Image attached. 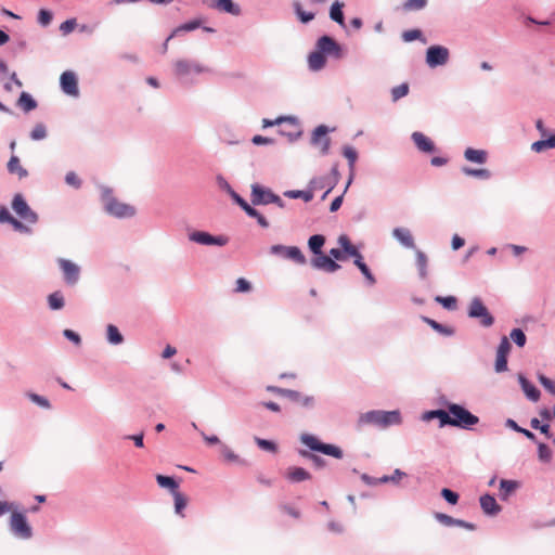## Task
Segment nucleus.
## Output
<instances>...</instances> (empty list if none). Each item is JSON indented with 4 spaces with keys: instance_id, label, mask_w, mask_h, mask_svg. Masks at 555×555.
Wrapping results in <instances>:
<instances>
[{
    "instance_id": "52",
    "label": "nucleus",
    "mask_w": 555,
    "mask_h": 555,
    "mask_svg": "<svg viewBox=\"0 0 555 555\" xmlns=\"http://www.w3.org/2000/svg\"><path fill=\"white\" fill-rule=\"evenodd\" d=\"M517 487V483L512 480L502 479L500 482V490L504 496L513 492Z\"/></svg>"
},
{
    "instance_id": "48",
    "label": "nucleus",
    "mask_w": 555,
    "mask_h": 555,
    "mask_svg": "<svg viewBox=\"0 0 555 555\" xmlns=\"http://www.w3.org/2000/svg\"><path fill=\"white\" fill-rule=\"evenodd\" d=\"M221 455L224 459V461L229 463H242L238 455L235 454L230 448L227 446H222L221 448Z\"/></svg>"
},
{
    "instance_id": "62",
    "label": "nucleus",
    "mask_w": 555,
    "mask_h": 555,
    "mask_svg": "<svg viewBox=\"0 0 555 555\" xmlns=\"http://www.w3.org/2000/svg\"><path fill=\"white\" fill-rule=\"evenodd\" d=\"M251 289L250 283L244 278H240L236 280V293H247Z\"/></svg>"
},
{
    "instance_id": "56",
    "label": "nucleus",
    "mask_w": 555,
    "mask_h": 555,
    "mask_svg": "<svg viewBox=\"0 0 555 555\" xmlns=\"http://www.w3.org/2000/svg\"><path fill=\"white\" fill-rule=\"evenodd\" d=\"M442 498L448 501L450 504H456L459 501V494L448 488H443L441 490Z\"/></svg>"
},
{
    "instance_id": "21",
    "label": "nucleus",
    "mask_w": 555,
    "mask_h": 555,
    "mask_svg": "<svg viewBox=\"0 0 555 555\" xmlns=\"http://www.w3.org/2000/svg\"><path fill=\"white\" fill-rule=\"evenodd\" d=\"M392 235L396 240L400 242L406 248H415L414 238L409 229L405 228H396L392 231Z\"/></svg>"
},
{
    "instance_id": "60",
    "label": "nucleus",
    "mask_w": 555,
    "mask_h": 555,
    "mask_svg": "<svg viewBox=\"0 0 555 555\" xmlns=\"http://www.w3.org/2000/svg\"><path fill=\"white\" fill-rule=\"evenodd\" d=\"M540 384L551 393L555 395V383L545 375H539Z\"/></svg>"
},
{
    "instance_id": "37",
    "label": "nucleus",
    "mask_w": 555,
    "mask_h": 555,
    "mask_svg": "<svg viewBox=\"0 0 555 555\" xmlns=\"http://www.w3.org/2000/svg\"><path fill=\"white\" fill-rule=\"evenodd\" d=\"M426 417L428 420L436 417V418H439L441 425H449L450 411L449 410L448 411H444V410L430 411L426 414Z\"/></svg>"
},
{
    "instance_id": "43",
    "label": "nucleus",
    "mask_w": 555,
    "mask_h": 555,
    "mask_svg": "<svg viewBox=\"0 0 555 555\" xmlns=\"http://www.w3.org/2000/svg\"><path fill=\"white\" fill-rule=\"evenodd\" d=\"M462 170L466 176H473L480 179H489L491 176L490 171L486 168L473 169L469 167H464Z\"/></svg>"
},
{
    "instance_id": "47",
    "label": "nucleus",
    "mask_w": 555,
    "mask_h": 555,
    "mask_svg": "<svg viewBox=\"0 0 555 555\" xmlns=\"http://www.w3.org/2000/svg\"><path fill=\"white\" fill-rule=\"evenodd\" d=\"M47 137V128L43 124H37L30 132V138L35 141L42 140Z\"/></svg>"
},
{
    "instance_id": "42",
    "label": "nucleus",
    "mask_w": 555,
    "mask_h": 555,
    "mask_svg": "<svg viewBox=\"0 0 555 555\" xmlns=\"http://www.w3.org/2000/svg\"><path fill=\"white\" fill-rule=\"evenodd\" d=\"M427 5V0H406L402 4V9L406 12L418 11Z\"/></svg>"
},
{
    "instance_id": "9",
    "label": "nucleus",
    "mask_w": 555,
    "mask_h": 555,
    "mask_svg": "<svg viewBox=\"0 0 555 555\" xmlns=\"http://www.w3.org/2000/svg\"><path fill=\"white\" fill-rule=\"evenodd\" d=\"M207 70V67L196 61L181 59L173 63V73L178 77H183L190 74H201Z\"/></svg>"
},
{
    "instance_id": "23",
    "label": "nucleus",
    "mask_w": 555,
    "mask_h": 555,
    "mask_svg": "<svg viewBox=\"0 0 555 555\" xmlns=\"http://www.w3.org/2000/svg\"><path fill=\"white\" fill-rule=\"evenodd\" d=\"M286 398L305 408H312L314 404V398L312 396H306L292 389H288Z\"/></svg>"
},
{
    "instance_id": "38",
    "label": "nucleus",
    "mask_w": 555,
    "mask_h": 555,
    "mask_svg": "<svg viewBox=\"0 0 555 555\" xmlns=\"http://www.w3.org/2000/svg\"><path fill=\"white\" fill-rule=\"evenodd\" d=\"M107 339L113 345H118L124 341V337L120 334L119 330L113 324H109L107 326Z\"/></svg>"
},
{
    "instance_id": "44",
    "label": "nucleus",
    "mask_w": 555,
    "mask_h": 555,
    "mask_svg": "<svg viewBox=\"0 0 555 555\" xmlns=\"http://www.w3.org/2000/svg\"><path fill=\"white\" fill-rule=\"evenodd\" d=\"M511 339L520 348L526 345L527 337L522 330L514 328L509 334Z\"/></svg>"
},
{
    "instance_id": "41",
    "label": "nucleus",
    "mask_w": 555,
    "mask_h": 555,
    "mask_svg": "<svg viewBox=\"0 0 555 555\" xmlns=\"http://www.w3.org/2000/svg\"><path fill=\"white\" fill-rule=\"evenodd\" d=\"M409 90H410V87H409V83H406V82H403V83H401V85H399L397 87H393L391 89L392 101L397 102L401 98L408 95Z\"/></svg>"
},
{
    "instance_id": "39",
    "label": "nucleus",
    "mask_w": 555,
    "mask_h": 555,
    "mask_svg": "<svg viewBox=\"0 0 555 555\" xmlns=\"http://www.w3.org/2000/svg\"><path fill=\"white\" fill-rule=\"evenodd\" d=\"M284 195L289 198H302L305 202H310L313 198L312 191L292 190V191H286L284 193Z\"/></svg>"
},
{
    "instance_id": "45",
    "label": "nucleus",
    "mask_w": 555,
    "mask_h": 555,
    "mask_svg": "<svg viewBox=\"0 0 555 555\" xmlns=\"http://www.w3.org/2000/svg\"><path fill=\"white\" fill-rule=\"evenodd\" d=\"M294 9H295V12L297 14V16L299 17V20L302 22V23H308L310 21H312L314 18V13L312 12H306L302 10V7L299 2H295L294 3Z\"/></svg>"
},
{
    "instance_id": "35",
    "label": "nucleus",
    "mask_w": 555,
    "mask_h": 555,
    "mask_svg": "<svg viewBox=\"0 0 555 555\" xmlns=\"http://www.w3.org/2000/svg\"><path fill=\"white\" fill-rule=\"evenodd\" d=\"M156 480L162 488L169 489L172 492V494H175V492H178V483L172 477L157 475Z\"/></svg>"
},
{
    "instance_id": "53",
    "label": "nucleus",
    "mask_w": 555,
    "mask_h": 555,
    "mask_svg": "<svg viewBox=\"0 0 555 555\" xmlns=\"http://www.w3.org/2000/svg\"><path fill=\"white\" fill-rule=\"evenodd\" d=\"M282 122H288L293 127L297 128V125L295 124V120L293 118H288V117H280V118L275 119V120H270V119H263L262 120L263 127H271L273 125H281Z\"/></svg>"
},
{
    "instance_id": "46",
    "label": "nucleus",
    "mask_w": 555,
    "mask_h": 555,
    "mask_svg": "<svg viewBox=\"0 0 555 555\" xmlns=\"http://www.w3.org/2000/svg\"><path fill=\"white\" fill-rule=\"evenodd\" d=\"M173 498H175V509H176V513L179 514V515H182V511L185 508V506L188 504V500L179 491L175 492Z\"/></svg>"
},
{
    "instance_id": "28",
    "label": "nucleus",
    "mask_w": 555,
    "mask_h": 555,
    "mask_svg": "<svg viewBox=\"0 0 555 555\" xmlns=\"http://www.w3.org/2000/svg\"><path fill=\"white\" fill-rule=\"evenodd\" d=\"M519 383L526 396L532 400L538 401L540 399V391L532 385L529 380H527L524 376H519Z\"/></svg>"
},
{
    "instance_id": "57",
    "label": "nucleus",
    "mask_w": 555,
    "mask_h": 555,
    "mask_svg": "<svg viewBox=\"0 0 555 555\" xmlns=\"http://www.w3.org/2000/svg\"><path fill=\"white\" fill-rule=\"evenodd\" d=\"M256 443L258 447L262 450L269 451V452H276V446L274 442L261 438H256Z\"/></svg>"
},
{
    "instance_id": "49",
    "label": "nucleus",
    "mask_w": 555,
    "mask_h": 555,
    "mask_svg": "<svg viewBox=\"0 0 555 555\" xmlns=\"http://www.w3.org/2000/svg\"><path fill=\"white\" fill-rule=\"evenodd\" d=\"M538 454L542 462H550L552 459V451L545 443H538Z\"/></svg>"
},
{
    "instance_id": "29",
    "label": "nucleus",
    "mask_w": 555,
    "mask_h": 555,
    "mask_svg": "<svg viewBox=\"0 0 555 555\" xmlns=\"http://www.w3.org/2000/svg\"><path fill=\"white\" fill-rule=\"evenodd\" d=\"M344 156L348 159L349 167L351 169V173H350L349 180H348L346 189H345V191H346L348 189V186L350 185L351 181H352L353 168H354V164H356L357 158H358V153H357V151L353 147L345 146L344 147Z\"/></svg>"
},
{
    "instance_id": "25",
    "label": "nucleus",
    "mask_w": 555,
    "mask_h": 555,
    "mask_svg": "<svg viewBox=\"0 0 555 555\" xmlns=\"http://www.w3.org/2000/svg\"><path fill=\"white\" fill-rule=\"evenodd\" d=\"M464 156L468 162L476 163V164H485L488 158V154L483 150H475L472 147H468L464 152Z\"/></svg>"
},
{
    "instance_id": "33",
    "label": "nucleus",
    "mask_w": 555,
    "mask_h": 555,
    "mask_svg": "<svg viewBox=\"0 0 555 555\" xmlns=\"http://www.w3.org/2000/svg\"><path fill=\"white\" fill-rule=\"evenodd\" d=\"M17 104L25 112H30L37 107L36 101L27 92H22Z\"/></svg>"
},
{
    "instance_id": "13",
    "label": "nucleus",
    "mask_w": 555,
    "mask_h": 555,
    "mask_svg": "<svg viewBox=\"0 0 555 555\" xmlns=\"http://www.w3.org/2000/svg\"><path fill=\"white\" fill-rule=\"evenodd\" d=\"M511 351V344L508 338L504 336L496 350L495 359V371L498 373L505 372L507 370V356Z\"/></svg>"
},
{
    "instance_id": "59",
    "label": "nucleus",
    "mask_w": 555,
    "mask_h": 555,
    "mask_svg": "<svg viewBox=\"0 0 555 555\" xmlns=\"http://www.w3.org/2000/svg\"><path fill=\"white\" fill-rule=\"evenodd\" d=\"M425 321L437 332L439 333H442V334H446V335H451L453 333L452 330L450 328H447L444 327L443 325H441L440 323L436 322L435 320H431V319H428V318H425Z\"/></svg>"
},
{
    "instance_id": "8",
    "label": "nucleus",
    "mask_w": 555,
    "mask_h": 555,
    "mask_svg": "<svg viewBox=\"0 0 555 555\" xmlns=\"http://www.w3.org/2000/svg\"><path fill=\"white\" fill-rule=\"evenodd\" d=\"M270 251L297 264H305L307 262L305 255L297 246L272 245Z\"/></svg>"
},
{
    "instance_id": "12",
    "label": "nucleus",
    "mask_w": 555,
    "mask_h": 555,
    "mask_svg": "<svg viewBox=\"0 0 555 555\" xmlns=\"http://www.w3.org/2000/svg\"><path fill=\"white\" fill-rule=\"evenodd\" d=\"M311 266L314 269L322 270L328 273L335 272L340 269V266L330 257V255H325L323 251L320 254H315L314 257L310 261Z\"/></svg>"
},
{
    "instance_id": "63",
    "label": "nucleus",
    "mask_w": 555,
    "mask_h": 555,
    "mask_svg": "<svg viewBox=\"0 0 555 555\" xmlns=\"http://www.w3.org/2000/svg\"><path fill=\"white\" fill-rule=\"evenodd\" d=\"M65 181L67 184L78 189L81 185V181L78 176L74 171H69L66 173Z\"/></svg>"
},
{
    "instance_id": "6",
    "label": "nucleus",
    "mask_w": 555,
    "mask_h": 555,
    "mask_svg": "<svg viewBox=\"0 0 555 555\" xmlns=\"http://www.w3.org/2000/svg\"><path fill=\"white\" fill-rule=\"evenodd\" d=\"M250 199L253 205L276 204L280 208L284 207L281 197L274 194L270 189H266L258 183L251 185Z\"/></svg>"
},
{
    "instance_id": "54",
    "label": "nucleus",
    "mask_w": 555,
    "mask_h": 555,
    "mask_svg": "<svg viewBox=\"0 0 555 555\" xmlns=\"http://www.w3.org/2000/svg\"><path fill=\"white\" fill-rule=\"evenodd\" d=\"M76 26H77L76 18H69L60 25V30L62 31L63 35H68L76 28Z\"/></svg>"
},
{
    "instance_id": "32",
    "label": "nucleus",
    "mask_w": 555,
    "mask_h": 555,
    "mask_svg": "<svg viewBox=\"0 0 555 555\" xmlns=\"http://www.w3.org/2000/svg\"><path fill=\"white\" fill-rule=\"evenodd\" d=\"M343 7H344V3L339 2V1H335L332 4L331 10H330L331 18L333 21H335L336 23H338L339 25H344L345 24Z\"/></svg>"
},
{
    "instance_id": "31",
    "label": "nucleus",
    "mask_w": 555,
    "mask_h": 555,
    "mask_svg": "<svg viewBox=\"0 0 555 555\" xmlns=\"http://www.w3.org/2000/svg\"><path fill=\"white\" fill-rule=\"evenodd\" d=\"M338 244L340 245V249L345 251L348 257L357 256L359 251L358 248L350 242L347 235H340L338 237Z\"/></svg>"
},
{
    "instance_id": "5",
    "label": "nucleus",
    "mask_w": 555,
    "mask_h": 555,
    "mask_svg": "<svg viewBox=\"0 0 555 555\" xmlns=\"http://www.w3.org/2000/svg\"><path fill=\"white\" fill-rule=\"evenodd\" d=\"M300 441L312 451H318L335 459H341L344 456V452L339 447L323 443L313 435L302 434L300 436Z\"/></svg>"
},
{
    "instance_id": "2",
    "label": "nucleus",
    "mask_w": 555,
    "mask_h": 555,
    "mask_svg": "<svg viewBox=\"0 0 555 555\" xmlns=\"http://www.w3.org/2000/svg\"><path fill=\"white\" fill-rule=\"evenodd\" d=\"M401 423L399 411H370L359 417L360 425H376L387 427Z\"/></svg>"
},
{
    "instance_id": "22",
    "label": "nucleus",
    "mask_w": 555,
    "mask_h": 555,
    "mask_svg": "<svg viewBox=\"0 0 555 555\" xmlns=\"http://www.w3.org/2000/svg\"><path fill=\"white\" fill-rule=\"evenodd\" d=\"M285 477L292 482H301L310 479L311 475L302 467L292 466L286 469Z\"/></svg>"
},
{
    "instance_id": "3",
    "label": "nucleus",
    "mask_w": 555,
    "mask_h": 555,
    "mask_svg": "<svg viewBox=\"0 0 555 555\" xmlns=\"http://www.w3.org/2000/svg\"><path fill=\"white\" fill-rule=\"evenodd\" d=\"M9 512L11 513L10 529L14 535L24 540L30 539L33 537V529L27 521L26 514L17 511L14 503H12V509Z\"/></svg>"
},
{
    "instance_id": "14",
    "label": "nucleus",
    "mask_w": 555,
    "mask_h": 555,
    "mask_svg": "<svg viewBox=\"0 0 555 555\" xmlns=\"http://www.w3.org/2000/svg\"><path fill=\"white\" fill-rule=\"evenodd\" d=\"M189 238L192 242H195L197 244L202 245H219L223 246L228 243V238L224 236H212L207 232L203 231H195L190 234Z\"/></svg>"
},
{
    "instance_id": "10",
    "label": "nucleus",
    "mask_w": 555,
    "mask_h": 555,
    "mask_svg": "<svg viewBox=\"0 0 555 555\" xmlns=\"http://www.w3.org/2000/svg\"><path fill=\"white\" fill-rule=\"evenodd\" d=\"M449 60V50L442 46H431L426 52V63L429 67L444 65Z\"/></svg>"
},
{
    "instance_id": "15",
    "label": "nucleus",
    "mask_w": 555,
    "mask_h": 555,
    "mask_svg": "<svg viewBox=\"0 0 555 555\" xmlns=\"http://www.w3.org/2000/svg\"><path fill=\"white\" fill-rule=\"evenodd\" d=\"M57 262L63 271L66 283L70 285L76 284L80 273L79 267L76 263L72 262L70 260L63 258H60Z\"/></svg>"
},
{
    "instance_id": "55",
    "label": "nucleus",
    "mask_w": 555,
    "mask_h": 555,
    "mask_svg": "<svg viewBox=\"0 0 555 555\" xmlns=\"http://www.w3.org/2000/svg\"><path fill=\"white\" fill-rule=\"evenodd\" d=\"M530 426L533 428V429H539L542 434H544L547 438H551V433H550V425L545 424V425H541L540 421L538 418H532L530 421Z\"/></svg>"
},
{
    "instance_id": "24",
    "label": "nucleus",
    "mask_w": 555,
    "mask_h": 555,
    "mask_svg": "<svg viewBox=\"0 0 555 555\" xmlns=\"http://www.w3.org/2000/svg\"><path fill=\"white\" fill-rule=\"evenodd\" d=\"M480 506L488 515H495L500 512L501 507L492 495L485 494L480 498Z\"/></svg>"
},
{
    "instance_id": "58",
    "label": "nucleus",
    "mask_w": 555,
    "mask_h": 555,
    "mask_svg": "<svg viewBox=\"0 0 555 555\" xmlns=\"http://www.w3.org/2000/svg\"><path fill=\"white\" fill-rule=\"evenodd\" d=\"M52 21V13L48 10L41 9L38 13V23L42 26H48Z\"/></svg>"
},
{
    "instance_id": "4",
    "label": "nucleus",
    "mask_w": 555,
    "mask_h": 555,
    "mask_svg": "<svg viewBox=\"0 0 555 555\" xmlns=\"http://www.w3.org/2000/svg\"><path fill=\"white\" fill-rule=\"evenodd\" d=\"M449 411H450L449 425H451V426L469 429L474 425L478 424V422H479V418L476 415L472 414L468 410H466L462 405L452 403L449 405Z\"/></svg>"
},
{
    "instance_id": "1",
    "label": "nucleus",
    "mask_w": 555,
    "mask_h": 555,
    "mask_svg": "<svg viewBox=\"0 0 555 555\" xmlns=\"http://www.w3.org/2000/svg\"><path fill=\"white\" fill-rule=\"evenodd\" d=\"M101 199L104 204L105 210L114 217L130 218L135 215V208L114 197L113 191L108 188L102 189Z\"/></svg>"
},
{
    "instance_id": "50",
    "label": "nucleus",
    "mask_w": 555,
    "mask_h": 555,
    "mask_svg": "<svg viewBox=\"0 0 555 555\" xmlns=\"http://www.w3.org/2000/svg\"><path fill=\"white\" fill-rule=\"evenodd\" d=\"M506 424H507L508 427L513 428L514 430L525 435L531 441H535V435L532 431L528 430V429L519 427L515 421L507 420Z\"/></svg>"
},
{
    "instance_id": "17",
    "label": "nucleus",
    "mask_w": 555,
    "mask_h": 555,
    "mask_svg": "<svg viewBox=\"0 0 555 555\" xmlns=\"http://www.w3.org/2000/svg\"><path fill=\"white\" fill-rule=\"evenodd\" d=\"M61 87L62 90L68 94L76 96L79 93L77 77L73 72H64L61 75Z\"/></svg>"
},
{
    "instance_id": "7",
    "label": "nucleus",
    "mask_w": 555,
    "mask_h": 555,
    "mask_svg": "<svg viewBox=\"0 0 555 555\" xmlns=\"http://www.w3.org/2000/svg\"><path fill=\"white\" fill-rule=\"evenodd\" d=\"M468 317L472 319H480V324L489 327L493 324L494 319L488 311L480 298L475 297L468 308Z\"/></svg>"
},
{
    "instance_id": "16",
    "label": "nucleus",
    "mask_w": 555,
    "mask_h": 555,
    "mask_svg": "<svg viewBox=\"0 0 555 555\" xmlns=\"http://www.w3.org/2000/svg\"><path fill=\"white\" fill-rule=\"evenodd\" d=\"M312 143L319 146L322 154H326L330 149V138L327 137V128L321 125L315 128L312 133Z\"/></svg>"
},
{
    "instance_id": "11",
    "label": "nucleus",
    "mask_w": 555,
    "mask_h": 555,
    "mask_svg": "<svg viewBox=\"0 0 555 555\" xmlns=\"http://www.w3.org/2000/svg\"><path fill=\"white\" fill-rule=\"evenodd\" d=\"M13 210L26 222H37V215L30 209L21 194H16L12 201Z\"/></svg>"
},
{
    "instance_id": "18",
    "label": "nucleus",
    "mask_w": 555,
    "mask_h": 555,
    "mask_svg": "<svg viewBox=\"0 0 555 555\" xmlns=\"http://www.w3.org/2000/svg\"><path fill=\"white\" fill-rule=\"evenodd\" d=\"M203 2L220 12L230 13L232 15H238L241 13L240 7L232 0H203Z\"/></svg>"
},
{
    "instance_id": "40",
    "label": "nucleus",
    "mask_w": 555,
    "mask_h": 555,
    "mask_svg": "<svg viewBox=\"0 0 555 555\" xmlns=\"http://www.w3.org/2000/svg\"><path fill=\"white\" fill-rule=\"evenodd\" d=\"M49 306L53 310H59L64 307V298L60 292H54L48 297Z\"/></svg>"
},
{
    "instance_id": "30",
    "label": "nucleus",
    "mask_w": 555,
    "mask_h": 555,
    "mask_svg": "<svg viewBox=\"0 0 555 555\" xmlns=\"http://www.w3.org/2000/svg\"><path fill=\"white\" fill-rule=\"evenodd\" d=\"M415 258H416V266H417V269H418V274H420L421 279L424 280L428 275V271H427L428 259H427V256L423 251L416 250Z\"/></svg>"
},
{
    "instance_id": "26",
    "label": "nucleus",
    "mask_w": 555,
    "mask_h": 555,
    "mask_svg": "<svg viewBox=\"0 0 555 555\" xmlns=\"http://www.w3.org/2000/svg\"><path fill=\"white\" fill-rule=\"evenodd\" d=\"M308 63H309V67L312 70H319L324 67V65L326 63V57L322 53V51L317 50V51H313L310 53V55L308 57Z\"/></svg>"
},
{
    "instance_id": "19",
    "label": "nucleus",
    "mask_w": 555,
    "mask_h": 555,
    "mask_svg": "<svg viewBox=\"0 0 555 555\" xmlns=\"http://www.w3.org/2000/svg\"><path fill=\"white\" fill-rule=\"evenodd\" d=\"M317 48L319 51H322L323 54H333L337 57L340 56V47L328 36H322L317 42Z\"/></svg>"
},
{
    "instance_id": "36",
    "label": "nucleus",
    "mask_w": 555,
    "mask_h": 555,
    "mask_svg": "<svg viewBox=\"0 0 555 555\" xmlns=\"http://www.w3.org/2000/svg\"><path fill=\"white\" fill-rule=\"evenodd\" d=\"M553 147H555V134L551 135L546 140L537 141L531 145L532 151H534L537 153H541L547 149H553Z\"/></svg>"
},
{
    "instance_id": "27",
    "label": "nucleus",
    "mask_w": 555,
    "mask_h": 555,
    "mask_svg": "<svg viewBox=\"0 0 555 555\" xmlns=\"http://www.w3.org/2000/svg\"><path fill=\"white\" fill-rule=\"evenodd\" d=\"M8 170L10 173L17 175L20 179L28 176L27 170L21 165L20 158L15 155L11 156L8 163Z\"/></svg>"
},
{
    "instance_id": "34",
    "label": "nucleus",
    "mask_w": 555,
    "mask_h": 555,
    "mask_svg": "<svg viewBox=\"0 0 555 555\" xmlns=\"http://www.w3.org/2000/svg\"><path fill=\"white\" fill-rule=\"evenodd\" d=\"M324 243L325 237L321 234L312 235L308 241L309 248L313 253V255L322 253V247Z\"/></svg>"
},
{
    "instance_id": "61",
    "label": "nucleus",
    "mask_w": 555,
    "mask_h": 555,
    "mask_svg": "<svg viewBox=\"0 0 555 555\" xmlns=\"http://www.w3.org/2000/svg\"><path fill=\"white\" fill-rule=\"evenodd\" d=\"M422 37V31L418 29L406 30L402 34V39L405 42H411L413 40L420 39Z\"/></svg>"
},
{
    "instance_id": "64",
    "label": "nucleus",
    "mask_w": 555,
    "mask_h": 555,
    "mask_svg": "<svg viewBox=\"0 0 555 555\" xmlns=\"http://www.w3.org/2000/svg\"><path fill=\"white\" fill-rule=\"evenodd\" d=\"M328 255L335 261H346L348 259V256L340 248H332Z\"/></svg>"
},
{
    "instance_id": "20",
    "label": "nucleus",
    "mask_w": 555,
    "mask_h": 555,
    "mask_svg": "<svg viewBox=\"0 0 555 555\" xmlns=\"http://www.w3.org/2000/svg\"><path fill=\"white\" fill-rule=\"evenodd\" d=\"M412 140L416 147L424 153H433L435 151L434 142L422 132H413Z\"/></svg>"
},
{
    "instance_id": "51",
    "label": "nucleus",
    "mask_w": 555,
    "mask_h": 555,
    "mask_svg": "<svg viewBox=\"0 0 555 555\" xmlns=\"http://www.w3.org/2000/svg\"><path fill=\"white\" fill-rule=\"evenodd\" d=\"M435 300L438 301L439 304H441L443 306V308H446V309L454 310L456 308V298L453 296H448V297L437 296Z\"/></svg>"
}]
</instances>
